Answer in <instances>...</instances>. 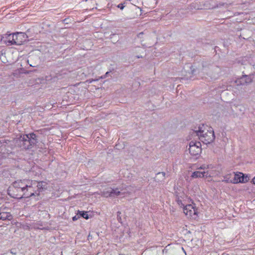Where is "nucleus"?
Segmentation results:
<instances>
[{
    "mask_svg": "<svg viewBox=\"0 0 255 255\" xmlns=\"http://www.w3.org/2000/svg\"><path fill=\"white\" fill-rule=\"evenodd\" d=\"M78 214L80 217H82L85 219H88L89 218L87 212L78 211Z\"/></svg>",
    "mask_w": 255,
    "mask_h": 255,
    "instance_id": "18",
    "label": "nucleus"
},
{
    "mask_svg": "<svg viewBox=\"0 0 255 255\" xmlns=\"http://www.w3.org/2000/svg\"><path fill=\"white\" fill-rule=\"evenodd\" d=\"M25 135H27L28 136L29 140L31 141V143H33V145L36 143V135L34 133H31L28 134H26Z\"/></svg>",
    "mask_w": 255,
    "mask_h": 255,
    "instance_id": "15",
    "label": "nucleus"
},
{
    "mask_svg": "<svg viewBox=\"0 0 255 255\" xmlns=\"http://www.w3.org/2000/svg\"><path fill=\"white\" fill-rule=\"evenodd\" d=\"M15 33H6L3 35L1 36V41H3L4 44L7 46H10L14 44L13 41H14V35Z\"/></svg>",
    "mask_w": 255,
    "mask_h": 255,
    "instance_id": "10",
    "label": "nucleus"
},
{
    "mask_svg": "<svg viewBox=\"0 0 255 255\" xmlns=\"http://www.w3.org/2000/svg\"><path fill=\"white\" fill-rule=\"evenodd\" d=\"M162 174H163V175H165V172H162Z\"/></svg>",
    "mask_w": 255,
    "mask_h": 255,
    "instance_id": "30",
    "label": "nucleus"
},
{
    "mask_svg": "<svg viewBox=\"0 0 255 255\" xmlns=\"http://www.w3.org/2000/svg\"><path fill=\"white\" fill-rule=\"evenodd\" d=\"M126 192H121L118 190L117 188L115 189H112L111 191L109 192H104L102 193V196L108 197H116L120 196H123L124 197L125 196ZM126 194H129L128 193H126Z\"/></svg>",
    "mask_w": 255,
    "mask_h": 255,
    "instance_id": "11",
    "label": "nucleus"
},
{
    "mask_svg": "<svg viewBox=\"0 0 255 255\" xmlns=\"http://www.w3.org/2000/svg\"><path fill=\"white\" fill-rule=\"evenodd\" d=\"M201 144L200 142L191 141L189 143V151L192 156L199 155L201 152Z\"/></svg>",
    "mask_w": 255,
    "mask_h": 255,
    "instance_id": "4",
    "label": "nucleus"
},
{
    "mask_svg": "<svg viewBox=\"0 0 255 255\" xmlns=\"http://www.w3.org/2000/svg\"><path fill=\"white\" fill-rule=\"evenodd\" d=\"M193 134L199 137V139L205 144H209L215 139V135L212 128L202 125L198 130H194Z\"/></svg>",
    "mask_w": 255,
    "mask_h": 255,
    "instance_id": "1",
    "label": "nucleus"
},
{
    "mask_svg": "<svg viewBox=\"0 0 255 255\" xmlns=\"http://www.w3.org/2000/svg\"><path fill=\"white\" fill-rule=\"evenodd\" d=\"M232 175L231 174H229L224 176V179L223 181H224L226 183H233V178L232 179Z\"/></svg>",
    "mask_w": 255,
    "mask_h": 255,
    "instance_id": "16",
    "label": "nucleus"
},
{
    "mask_svg": "<svg viewBox=\"0 0 255 255\" xmlns=\"http://www.w3.org/2000/svg\"><path fill=\"white\" fill-rule=\"evenodd\" d=\"M184 214L189 217L195 218L197 215V210L195 207L191 205H185L183 208Z\"/></svg>",
    "mask_w": 255,
    "mask_h": 255,
    "instance_id": "8",
    "label": "nucleus"
},
{
    "mask_svg": "<svg viewBox=\"0 0 255 255\" xmlns=\"http://www.w3.org/2000/svg\"><path fill=\"white\" fill-rule=\"evenodd\" d=\"M42 226V225L41 223H33L32 225V228L35 229L47 230V228H41Z\"/></svg>",
    "mask_w": 255,
    "mask_h": 255,
    "instance_id": "17",
    "label": "nucleus"
},
{
    "mask_svg": "<svg viewBox=\"0 0 255 255\" xmlns=\"http://www.w3.org/2000/svg\"><path fill=\"white\" fill-rule=\"evenodd\" d=\"M80 217V216H79V214L78 213L77 214L76 216L73 217L72 220L73 221H75L77 220H78Z\"/></svg>",
    "mask_w": 255,
    "mask_h": 255,
    "instance_id": "21",
    "label": "nucleus"
},
{
    "mask_svg": "<svg viewBox=\"0 0 255 255\" xmlns=\"http://www.w3.org/2000/svg\"><path fill=\"white\" fill-rule=\"evenodd\" d=\"M253 82V77L251 75H244L235 81L237 86H242L248 84Z\"/></svg>",
    "mask_w": 255,
    "mask_h": 255,
    "instance_id": "6",
    "label": "nucleus"
},
{
    "mask_svg": "<svg viewBox=\"0 0 255 255\" xmlns=\"http://www.w3.org/2000/svg\"><path fill=\"white\" fill-rule=\"evenodd\" d=\"M13 185L14 187L19 188L24 191L29 193L30 191L33 192L32 190V187L31 185H28L26 183V181L18 180L13 183Z\"/></svg>",
    "mask_w": 255,
    "mask_h": 255,
    "instance_id": "5",
    "label": "nucleus"
},
{
    "mask_svg": "<svg viewBox=\"0 0 255 255\" xmlns=\"http://www.w3.org/2000/svg\"><path fill=\"white\" fill-rule=\"evenodd\" d=\"M249 180V178L247 175H245L241 172H237L234 175L233 180V184L239 183H246Z\"/></svg>",
    "mask_w": 255,
    "mask_h": 255,
    "instance_id": "7",
    "label": "nucleus"
},
{
    "mask_svg": "<svg viewBox=\"0 0 255 255\" xmlns=\"http://www.w3.org/2000/svg\"><path fill=\"white\" fill-rule=\"evenodd\" d=\"M13 141L17 145L24 149H29L34 145L33 143H31L28 136L25 135H21L19 138L14 139Z\"/></svg>",
    "mask_w": 255,
    "mask_h": 255,
    "instance_id": "3",
    "label": "nucleus"
},
{
    "mask_svg": "<svg viewBox=\"0 0 255 255\" xmlns=\"http://www.w3.org/2000/svg\"><path fill=\"white\" fill-rule=\"evenodd\" d=\"M252 182L253 184H255V177L253 179Z\"/></svg>",
    "mask_w": 255,
    "mask_h": 255,
    "instance_id": "28",
    "label": "nucleus"
},
{
    "mask_svg": "<svg viewBox=\"0 0 255 255\" xmlns=\"http://www.w3.org/2000/svg\"><path fill=\"white\" fill-rule=\"evenodd\" d=\"M98 79H96V80H95V79H89V80H87L86 81V82H88L89 83H92L93 81H97Z\"/></svg>",
    "mask_w": 255,
    "mask_h": 255,
    "instance_id": "24",
    "label": "nucleus"
},
{
    "mask_svg": "<svg viewBox=\"0 0 255 255\" xmlns=\"http://www.w3.org/2000/svg\"><path fill=\"white\" fill-rule=\"evenodd\" d=\"M208 168V166H206L205 165H203L198 168V169H205Z\"/></svg>",
    "mask_w": 255,
    "mask_h": 255,
    "instance_id": "22",
    "label": "nucleus"
},
{
    "mask_svg": "<svg viewBox=\"0 0 255 255\" xmlns=\"http://www.w3.org/2000/svg\"><path fill=\"white\" fill-rule=\"evenodd\" d=\"M210 175H209V173L208 171H203V172H200V171H195L194 172L192 175L191 177L193 178H201V177H209Z\"/></svg>",
    "mask_w": 255,
    "mask_h": 255,
    "instance_id": "12",
    "label": "nucleus"
},
{
    "mask_svg": "<svg viewBox=\"0 0 255 255\" xmlns=\"http://www.w3.org/2000/svg\"><path fill=\"white\" fill-rule=\"evenodd\" d=\"M8 142H9V140H6L4 138H1L0 139V144L3 145L4 146H5L6 144L8 143Z\"/></svg>",
    "mask_w": 255,
    "mask_h": 255,
    "instance_id": "20",
    "label": "nucleus"
},
{
    "mask_svg": "<svg viewBox=\"0 0 255 255\" xmlns=\"http://www.w3.org/2000/svg\"><path fill=\"white\" fill-rule=\"evenodd\" d=\"M15 33L14 35V41H13L14 44L20 45L27 40V36L25 34L22 32H16Z\"/></svg>",
    "mask_w": 255,
    "mask_h": 255,
    "instance_id": "9",
    "label": "nucleus"
},
{
    "mask_svg": "<svg viewBox=\"0 0 255 255\" xmlns=\"http://www.w3.org/2000/svg\"><path fill=\"white\" fill-rule=\"evenodd\" d=\"M176 201L178 203V204L181 207L184 208V207L185 206L184 205V203H183L182 200L179 198V197L178 196V195L176 196Z\"/></svg>",
    "mask_w": 255,
    "mask_h": 255,
    "instance_id": "19",
    "label": "nucleus"
},
{
    "mask_svg": "<svg viewBox=\"0 0 255 255\" xmlns=\"http://www.w3.org/2000/svg\"><path fill=\"white\" fill-rule=\"evenodd\" d=\"M224 5V3H222V4H217V5L215 6L214 7V8H216V7H218L219 6H221V5Z\"/></svg>",
    "mask_w": 255,
    "mask_h": 255,
    "instance_id": "27",
    "label": "nucleus"
},
{
    "mask_svg": "<svg viewBox=\"0 0 255 255\" xmlns=\"http://www.w3.org/2000/svg\"><path fill=\"white\" fill-rule=\"evenodd\" d=\"M11 219V215L7 212H0V220H10Z\"/></svg>",
    "mask_w": 255,
    "mask_h": 255,
    "instance_id": "14",
    "label": "nucleus"
},
{
    "mask_svg": "<svg viewBox=\"0 0 255 255\" xmlns=\"http://www.w3.org/2000/svg\"><path fill=\"white\" fill-rule=\"evenodd\" d=\"M118 7L119 8H121V9H123L124 7V6L123 5V4L122 3H121L118 5Z\"/></svg>",
    "mask_w": 255,
    "mask_h": 255,
    "instance_id": "25",
    "label": "nucleus"
},
{
    "mask_svg": "<svg viewBox=\"0 0 255 255\" xmlns=\"http://www.w3.org/2000/svg\"><path fill=\"white\" fill-rule=\"evenodd\" d=\"M37 187L38 192L35 191V193L34 192V194H36V195H39L40 192L47 188V183L43 181L39 182L37 183Z\"/></svg>",
    "mask_w": 255,
    "mask_h": 255,
    "instance_id": "13",
    "label": "nucleus"
},
{
    "mask_svg": "<svg viewBox=\"0 0 255 255\" xmlns=\"http://www.w3.org/2000/svg\"><path fill=\"white\" fill-rule=\"evenodd\" d=\"M9 191L11 192V195L12 197L17 199L27 198L34 195L33 192L30 191L29 193H27L19 188L14 187L13 185L10 187Z\"/></svg>",
    "mask_w": 255,
    "mask_h": 255,
    "instance_id": "2",
    "label": "nucleus"
},
{
    "mask_svg": "<svg viewBox=\"0 0 255 255\" xmlns=\"http://www.w3.org/2000/svg\"><path fill=\"white\" fill-rule=\"evenodd\" d=\"M142 34H143V33L142 32L139 33L137 36L139 37L140 35H142Z\"/></svg>",
    "mask_w": 255,
    "mask_h": 255,
    "instance_id": "29",
    "label": "nucleus"
},
{
    "mask_svg": "<svg viewBox=\"0 0 255 255\" xmlns=\"http://www.w3.org/2000/svg\"><path fill=\"white\" fill-rule=\"evenodd\" d=\"M30 66H32V65H30ZM32 67H35L34 66H32Z\"/></svg>",
    "mask_w": 255,
    "mask_h": 255,
    "instance_id": "32",
    "label": "nucleus"
},
{
    "mask_svg": "<svg viewBox=\"0 0 255 255\" xmlns=\"http://www.w3.org/2000/svg\"><path fill=\"white\" fill-rule=\"evenodd\" d=\"M118 214V215H117V218H118V220L119 221H121V217L120 216V214H121V212H118L117 213Z\"/></svg>",
    "mask_w": 255,
    "mask_h": 255,
    "instance_id": "23",
    "label": "nucleus"
},
{
    "mask_svg": "<svg viewBox=\"0 0 255 255\" xmlns=\"http://www.w3.org/2000/svg\"><path fill=\"white\" fill-rule=\"evenodd\" d=\"M47 128H44L43 130H47Z\"/></svg>",
    "mask_w": 255,
    "mask_h": 255,
    "instance_id": "31",
    "label": "nucleus"
},
{
    "mask_svg": "<svg viewBox=\"0 0 255 255\" xmlns=\"http://www.w3.org/2000/svg\"><path fill=\"white\" fill-rule=\"evenodd\" d=\"M109 72H107L106 73L105 75H104V76H101V77H100V79H104V78H105L106 77V76H107V75L109 74Z\"/></svg>",
    "mask_w": 255,
    "mask_h": 255,
    "instance_id": "26",
    "label": "nucleus"
}]
</instances>
